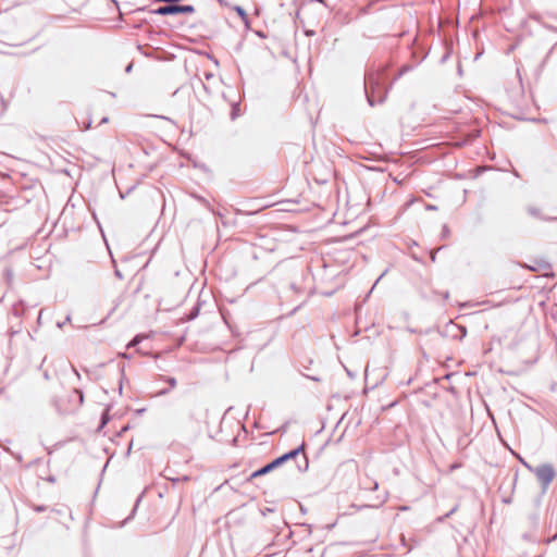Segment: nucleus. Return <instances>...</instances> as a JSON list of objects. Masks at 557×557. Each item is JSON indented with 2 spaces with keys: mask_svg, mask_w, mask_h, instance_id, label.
I'll return each instance as SVG.
<instances>
[{
  "mask_svg": "<svg viewBox=\"0 0 557 557\" xmlns=\"http://www.w3.org/2000/svg\"><path fill=\"white\" fill-rule=\"evenodd\" d=\"M306 449V443L302 442L298 447L274 458L272 461L268 462L267 465L262 466L261 468L253 471L248 478L247 481L251 482L252 480L263 476L273 470L282 467L284 463H286L289 460H296L297 468L299 472H306L309 467V460L307 455L305 454Z\"/></svg>",
  "mask_w": 557,
  "mask_h": 557,
  "instance_id": "1",
  "label": "nucleus"
},
{
  "mask_svg": "<svg viewBox=\"0 0 557 557\" xmlns=\"http://www.w3.org/2000/svg\"><path fill=\"white\" fill-rule=\"evenodd\" d=\"M364 92L369 106L383 103L387 97L388 89L382 84L376 73H367L364 76Z\"/></svg>",
  "mask_w": 557,
  "mask_h": 557,
  "instance_id": "2",
  "label": "nucleus"
},
{
  "mask_svg": "<svg viewBox=\"0 0 557 557\" xmlns=\"http://www.w3.org/2000/svg\"><path fill=\"white\" fill-rule=\"evenodd\" d=\"M138 11H148L147 7L139 8ZM151 14L157 15H177V14H191L195 12V7L191 4H180L176 3H168L165 5L159 7L157 9L149 10Z\"/></svg>",
  "mask_w": 557,
  "mask_h": 557,
  "instance_id": "3",
  "label": "nucleus"
},
{
  "mask_svg": "<svg viewBox=\"0 0 557 557\" xmlns=\"http://www.w3.org/2000/svg\"><path fill=\"white\" fill-rule=\"evenodd\" d=\"M523 465L536 475V479L539 480L542 486V493H546L549 484L552 483L556 475L554 467L550 463H543L535 468H532L524 461Z\"/></svg>",
  "mask_w": 557,
  "mask_h": 557,
  "instance_id": "4",
  "label": "nucleus"
},
{
  "mask_svg": "<svg viewBox=\"0 0 557 557\" xmlns=\"http://www.w3.org/2000/svg\"><path fill=\"white\" fill-rule=\"evenodd\" d=\"M437 331L442 337L456 341H462L467 335V327L453 321L447 322L443 329Z\"/></svg>",
  "mask_w": 557,
  "mask_h": 557,
  "instance_id": "5",
  "label": "nucleus"
},
{
  "mask_svg": "<svg viewBox=\"0 0 557 557\" xmlns=\"http://www.w3.org/2000/svg\"><path fill=\"white\" fill-rule=\"evenodd\" d=\"M234 11L237 13V15L240 17V20L243 21L244 25L246 26V28H249L250 27V20L248 17V14L247 12L245 11V9L240 5H236L234 8Z\"/></svg>",
  "mask_w": 557,
  "mask_h": 557,
  "instance_id": "6",
  "label": "nucleus"
},
{
  "mask_svg": "<svg viewBox=\"0 0 557 557\" xmlns=\"http://www.w3.org/2000/svg\"><path fill=\"white\" fill-rule=\"evenodd\" d=\"M527 211L533 218H536V219H540V220H546V221L552 220L550 218H546V216L542 215L541 210L539 208H536V207L529 206L527 208Z\"/></svg>",
  "mask_w": 557,
  "mask_h": 557,
  "instance_id": "7",
  "label": "nucleus"
},
{
  "mask_svg": "<svg viewBox=\"0 0 557 557\" xmlns=\"http://www.w3.org/2000/svg\"><path fill=\"white\" fill-rule=\"evenodd\" d=\"M481 135V131L478 129V128H474L472 131H470L466 137L463 138L462 140V144L466 145V144H470L472 143L475 138H478L479 136Z\"/></svg>",
  "mask_w": 557,
  "mask_h": 557,
  "instance_id": "8",
  "label": "nucleus"
},
{
  "mask_svg": "<svg viewBox=\"0 0 557 557\" xmlns=\"http://www.w3.org/2000/svg\"><path fill=\"white\" fill-rule=\"evenodd\" d=\"M110 407H107L106 410L101 413V417H100V423H99V430L103 429L110 421L111 417H110Z\"/></svg>",
  "mask_w": 557,
  "mask_h": 557,
  "instance_id": "9",
  "label": "nucleus"
},
{
  "mask_svg": "<svg viewBox=\"0 0 557 557\" xmlns=\"http://www.w3.org/2000/svg\"><path fill=\"white\" fill-rule=\"evenodd\" d=\"M240 115V109L238 102L232 103L231 120L234 121Z\"/></svg>",
  "mask_w": 557,
  "mask_h": 557,
  "instance_id": "10",
  "label": "nucleus"
},
{
  "mask_svg": "<svg viewBox=\"0 0 557 557\" xmlns=\"http://www.w3.org/2000/svg\"><path fill=\"white\" fill-rule=\"evenodd\" d=\"M199 312H200V307H199V304H197L190 309L189 313L187 314V320L190 321V320L196 319L199 315Z\"/></svg>",
  "mask_w": 557,
  "mask_h": 557,
  "instance_id": "11",
  "label": "nucleus"
},
{
  "mask_svg": "<svg viewBox=\"0 0 557 557\" xmlns=\"http://www.w3.org/2000/svg\"><path fill=\"white\" fill-rule=\"evenodd\" d=\"M413 66L412 65H409V64H405L400 67L397 76L395 77V79H398L400 78L403 75H405L406 73L412 71Z\"/></svg>",
  "mask_w": 557,
  "mask_h": 557,
  "instance_id": "12",
  "label": "nucleus"
},
{
  "mask_svg": "<svg viewBox=\"0 0 557 557\" xmlns=\"http://www.w3.org/2000/svg\"><path fill=\"white\" fill-rule=\"evenodd\" d=\"M458 509V505L454 506L447 513L441 516L436 519L437 522H444L445 519L449 518L453 513H455Z\"/></svg>",
  "mask_w": 557,
  "mask_h": 557,
  "instance_id": "13",
  "label": "nucleus"
},
{
  "mask_svg": "<svg viewBox=\"0 0 557 557\" xmlns=\"http://www.w3.org/2000/svg\"><path fill=\"white\" fill-rule=\"evenodd\" d=\"M143 341V337L140 334H137L134 336L131 342L127 344V348L137 346Z\"/></svg>",
  "mask_w": 557,
  "mask_h": 557,
  "instance_id": "14",
  "label": "nucleus"
},
{
  "mask_svg": "<svg viewBox=\"0 0 557 557\" xmlns=\"http://www.w3.org/2000/svg\"><path fill=\"white\" fill-rule=\"evenodd\" d=\"M125 364H121L120 366V372H121V377H120V384H119V391H120V394L122 393V388H123V382H124V379H125Z\"/></svg>",
  "mask_w": 557,
  "mask_h": 557,
  "instance_id": "15",
  "label": "nucleus"
},
{
  "mask_svg": "<svg viewBox=\"0 0 557 557\" xmlns=\"http://www.w3.org/2000/svg\"><path fill=\"white\" fill-rule=\"evenodd\" d=\"M449 236H450V230L447 224H444L442 226V231H441V239H446Z\"/></svg>",
  "mask_w": 557,
  "mask_h": 557,
  "instance_id": "16",
  "label": "nucleus"
},
{
  "mask_svg": "<svg viewBox=\"0 0 557 557\" xmlns=\"http://www.w3.org/2000/svg\"><path fill=\"white\" fill-rule=\"evenodd\" d=\"M161 379L164 380L172 388H174L177 384V381L173 376H163L161 375Z\"/></svg>",
  "mask_w": 557,
  "mask_h": 557,
  "instance_id": "17",
  "label": "nucleus"
},
{
  "mask_svg": "<svg viewBox=\"0 0 557 557\" xmlns=\"http://www.w3.org/2000/svg\"><path fill=\"white\" fill-rule=\"evenodd\" d=\"M385 502V498L382 499L377 505H363V506H357V505H352L354 508H357L358 510L361 509V508H369V507H373V508H379L380 506H382Z\"/></svg>",
  "mask_w": 557,
  "mask_h": 557,
  "instance_id": "18",
  "label": "nucleus"
},
{
  "mask_svg": "<svg viewBox=\"0 0 557 557\" xmlns=\"http://www.w3.org/2000/svg\"><path fill=\"white\" fill-rule=\"evenodd\" d=\"M12 312H13V314L15 317H21V313H22V311H21V301L15 304V305H13Z\"/></svg>",
  "mask_w": 557,
  "mask_h": 557,
  "instance_id": "19",
  "label": "nucleus"
},
{
  "mask_svg": "<svg viewBox=\"0 0 557 557\" xmlns=\"http://www.w3.org/2000/svg\"><path fill=\"white\" fill-rule=\"evenodd\" d=\"M74 394L77 395L78 397V405H82L84 403V393L82 389H78V388H74Z\"/></svg>",
  "mask_w": 557,
  "mask_h": 557,
  "instance_id": "20",
  "label": "nucleus"
},
{
  "mask_svg": "<svg viewBox=\"0 0 557 557\" xmlns=\"http://www.w3.org/2000/svg\"><path fill=\"white\" fill-rule=\"evenodd\" d=\"M33 509L36 511V512H44L48 509L47 506L45 505H34L33 506Z\"/></svg>",
  "mask_w": 557,
  "mask_h": 557,
  "instance_id": "21",
  "label": "nucleus"
},
{
  "mask_svg": "<svg viewBox=\"0 0 557 557\" xmlns=\"http://www.w3.org/2000/svg\"><path fill=\"white\" fill-rule=\"evenodd\" d=\"M442 248H443V247H440V248H437L436 250H432V251L430 252V259H431V261H432V262H435V261H436V253H437V251H438V250H441Z\"/></svg>",
  "mask_w": 557,
  "mask_h": 557,
  "instance_id": "22",
  "label": "nucleus"
},
{
  "mask_svg": "<svg viewBox=\"0 0 557 557\" xmlns=\"http://www.w3.org/2000/svg\"><path fill=\"white\" fill-rule=\"evenodd\" d=\"M69 322H71V315H66V318H65V320H64V321H62V322H58V323H57V326H58L59 329H62V327L64 326V324H66V323H69Z\"/></svg>",
  "mask_w": 557,
  "mask_h": 557,
  "instance_id": "23",
  "label": "nucleus"
},
{
  "mask_svg": "<svg viewBox=\"0 0 557 557\" xmlns=\"http://www.w3.org/2000/svg\"><path fill=\"white\" fill-rule=\"evenodd\" d=\"M0 104H1V112H4L7 110V102L2 97H0Z\"/></svg>",
  "mask_w": 557,
  "mask_h": 557,
  "instance_id": "24",
  "label": "nucleus"
},
{
  "mask_svg": "<svg viewBox=\"0 0 557 557\" xmlns=\"http://www.w3.org/2000/svg\"><path fill=\"white\" fill-rule=\"evenodd\" d=\"M4 274H5L8 280H11L12 276H13V272H12L11 269H5Z\"/></svg>",
  "mask_w": 557,
  "mask_h": 557,
  "instance_id": "25",
  "label": "nucleus"
},
{
  "mask_svg": "<svg viewBox=\"0 0 557 557\" xmlns=\"http://www.w3.org/2000/svg\"><path fill=\"white\" fill-rule=\"evenodd\" d=\"M114 275H115L119 280H123V274H122V272H121L117 268H115V270H114Z\"/></svg>",
  "mask_w": 557,
  "mask_h": 557,
  "instance_id": "26",
  "label": "nucleus"
},
{
  "mask_svg": "<svg viewBox=\"0 0 557 557\" xmlns=\"http://www.w3.org/2000/svg\"><path fill=\"white\" fill-rule=\"evenodd\" d=\"M273 511H274V509H273V508H268V507H267V508H264V509L261 511V513H262L263 516H267L268 513L273 512Z\"/></svg>",
  "mask_w": 557,
  "mask_h": 557,
  "instance_id": "27",
  "label": "nucleus"
},
{
  "mask_svg": "<svg viewBox=\"0 0 557 557\" xmlns=\"http://www.w3.org/2000/svg\"><path fill=\"white\" fill-rule=\"evenodd\" d=\"M428 53H424L422 57H420L419 59H417V62L416 64H420L425 58H426Z\"/></svg>",
  "mask_w": 557,
  "mask_h": 557,
  "instance_id": "28",
  "label": "nucleus"
},
{
  "mask_svg": "<svg viewBox=\"0 0 557 557\" xmlns=\"http://www.w3.org/2000/svg\"><path fill=\"white\" fill-rule=\"evenodd\" d=\"M141 497H143V495H139V496L137 497V500H136L135 507H134V509H133V513L135 512V510H136V508H137V506H138L139 502L141 500Z\"/></svg>",
  "mask_w": 557,
  "mask_h": 557,
  "instance_id": "29",
  "label": "nucleus"
},
{
  "mask_svg": "<svg viewBox=\"0 0 557 557\" xmlns=\"http://www.w3.org/2000/svg\"><path fill=\"white\" fill-rule=\"evenodd\" d=\"M256 35L259 36L260 38H265V34L262 30H257Z\"/></svg>",
  "mask_w": 557,
  "mask_h": 557,
  "instance_id": "30",
  "label": "nucleus"
},
{
  "mask_svg": "<svg viewBox=\"0 0 557 557\" xmlns=\"http://www.w3.org/2000/svg\"><path fill=\"white\" fill-rule=\"evenodd\" d=\"M379 488V483L376 481L373 482V486L370 487L371 491H375Z\"/></svg>",
  "mask_w": 557,
  "mask_h": 557,
  "instance_id": "31",
  "label": "nucleus"
},
{
  "mask_svg": "<svg viewBox=\"0 0 557 557\" xmlns=\"http://www.w3.org/2000/svg\"><path fill=\"white\" fill-rule=\"evenodd\" d=\"M153 3H158V2H166V3H172L171 0H152Z\"/></svg>",
  "mask_w": 557,
  "mask_h": 557,
  "instance_id": "32",
  "label": "nucleus"
},
{
  "mask_svg": "<svg viewBox=\"0 0 557 557\" xmlns=\"http://www.w3.org/2000/svg\"><path fill=\"white\" fill-rule=\"evenodd\" d=\"M132 69H133V64H132V63H129V64L125 67V72H126V73H129V72L132 71Z\"/></svg>",
  "mask_w": 557,
  "mask_h": 557,
  "instance_id": "33",
  "label": "nucleus"
},
{
  "mask_svg": "<svg viewBox=\"0 0 557 557\" xmlns=\"http://www.w3.org/2000/svg\"><path fill=\"white\" fill-rule=\"evenodd\" d=\"M168 393H169V389L164 388V389H161V391L158 393V395H161V396H162V395H165V394H168Z\"/></svg>",
  "mask_w": 557,
  "mask_h": 557,
  "instance_id": "34",
  "label": "nucleus"
},
{
  "mask_svg": "<svg viewBox=\"0 0 557 557\" xmlns=\"http://www.w3.org/2000/svg\"><path fill=\"white\" fill-rule=\"evenodd\" d=\"M442 296H443V298H444V299H448V298H449V292H447V290H446V292H444V293L442 294Z\"/></svg>",
  "mask_w": 557,
  "mask_h": 557,
  "instance_id": "35",
  "label": "nucleus"
},
{
  "mask_svg": "<svg viewBox=\"0 0 557 557\" xmlns=\"http://www.w3.org/2000/svg\"><path fill=\"white\" fill-rule=\"evenodd\" d=\"M411 57H412V59H414V60L417 61V59L419 58V54H417V52H416V51H413V52H412V54H411Z\"/></svg>",
  "mask_w": 557,
  "mask_h": 557,
  "instance_id": "36",
  "label": "nucleus"
},
{
  "mask_svg": "<svg viewBox=\"0 0 557 557\" xmlns=\"http://www.w3.org/2000/svg\"><path fill=\"white\" fill-rule=\"evenodd\" d=\"M426 209H428V210H435V209H436V207H435V206H433V205H428V206H426Z\"/></svg>",
  "mask_w": 557,
  "mask_h": 557,
  "instance_id": "37",
  "label": "nucleus"
},
{
  "mask_svg": "<svg viewBox=\"0 0 557 557\" xmlns=\"http://www.w3.org/2000/svg\"><path fill=\"white\" fill-rule=\"evenodd\" d=\"M383 275H384V273H383L380 277H377V280H376V282H375V283H377L379 281H381V277H382ZM375 285H376V284H374V285L372 286V288H371L370 293L373 290V288L375 287Z\"/></svg>",
  "mask_w": 557,
  "mask_h": 557,
  "instance_id": "38",
  "label": "nucleus"
},
{
  "mask_svg": "<svg viewBox=\"0 0 557 557\" xmlns=\"http://www.w3.org/2000/svg\"><path fill=\"white\" fill-rule=\"evenodd\" d=\"M447 58H448V53H446L445 55H443V58H442V60H441V61H442V62H445V61L447 60Z\"/></svg>",
  "mask_w": 557,
  "mask_h": 557,
  "instance_id": "39",
  "label": "nucleus"
},
{
  "mask_svg": "<svg viewBox=\"0 0 557 557\" xmlns=\"http://www.w3.org/2000/svg\"><path fill=\"white\" fill-rule=\"evenodd\" d=\"M109 121V119L107 116H104L102 120H101V123H107Z\"/></svg>",
  "mask_w": 557,
  "mask_h": 557,
  "instance_id": "40",
  "label": "nucleus"
},
{
  "mask_svg": "<svg viewBox=\"0 0 557 557\" xmlns=\"http://www.w3.org/2000/svg\"><path fill=\"white\" fill-rule=\"evenodd\" d=\"M517 75H518L519 79L521 81V75H520V70L519 69H517Z\"/></svg>",
  "mask_w": 557,
  "mask_h": 557,
  "instance_id": "41",
  "label": "nucleus"
},
{
  "mask_svg": "<svg viewBox=\"0 0 557 557\" xmlns=\"http://www.w3.org/2000/svg\"><path fill=\"white\" fill-rule=\"evenodd\" d=\"M48 481H49V482H54V478H53V476H50V478H48Z\"/></svg>",
  "mask_w": 557,
  "mask_h": 557,
  "instance_id": "42",
  "label": "nucleus"
},
{
  "mask_svg": "<svg viewBox=\"0 0 557 557\" xmlns=\"http://www.w3.org/2000/svg\"><path fill=\"white\" fill-rule=\"evenodd\" d=\"M107 466H108V462L103 466V468H102V472H104V471H106Z\"/></svg>",
  "mask_w": 557,
  "mask_h": 557,
  "instance_id": "43",
  "label": "nucleus"
},
{
  "mask_svg": "<svg viewBox=\"0 0 557 557\" xmlns=\"http://www.w3.org/2000/svg\"><path fill=\"white\" fill-rule=\"evenodd\" d=\"M74 372H75V374H76L78 377L81 376V375H79V373H78V371H77L76 369H74Z\"/></svg>",
  "mask_w": 557,
  "mask_h": 557,
  "instance_id": "44",
  "label": "nucleus"
},
{
  "mask_svg": "<svg viewBox=\"0 0 557 557\" xmlns=\"http://www.w3.org/2000/svg\"><path fill=\"white\" fill-rule=\"evenodd\" d=\"M90 125H91V121L88 122V124H87V126L85 128L90 127Z\"/></svg>",
  "mask_w": 557,
  "mask_h": 557,
  "instance_id": "45",
  "label": "nucleus"
},
{
  "mask_svg": "<svg viewBox=\"0 0 557 557\" xmlns=\"http://www.w3.org/2000/svg\"><path fill=\"white\" fill-rule=\"evenodd\" d=\"M557 539V533L553 536L550 541H555Z\"/></svg>",
  "mask_w": 557,
  "mask_h": 557,
  "instance_id": "46",
  "label": "nucleus"
},
{
  "mask_svg": "<svg viewBox=\"0 0 557 557\" xmlns=\"http://www.w3.org/2000/svg\"><path fill=\"white\" fill-rule=\"evenodd\" d=\"M347 374H348L349 376H352V373H351L349 370H347Z\"/></svg>",
  "mask_w": 557,
  "mask_h": 557,
  "instance_id": "47",
  "label": "nucleus"
},
{
  "mask_svg": "<svg viewBox=\"0 0 557 557\" xmlns=\"http://www.w3.org/2000/svg\"><path fill=\"white\" fill-rule=\"evenodd\" d=\"M16 459H17L18 461H21V455H17V456H16Z\"/></svg>",
  "mask_w": 557,
  "mask_h": 557,
  "instance_id": "48",
  "label": "nucleus"
},
{
  "mask_svg": "<svg viewBox=\"0 0 557 557\" xmlns=\"http://www.w3.org/2000/svg\"><path fill=\"white\" fill-rule=\"evenodd\" d=\"M457 467V465L451 466V470L456 469Z\"/></svg>",
  "mask_w": 557,
  "mask_h": 557,
  "instance_id": "49",
  "label": "nucleus"
},
{
  "mask_svg": "<svg viewBox=\"0 0 557 557\" xmlns=\"http://www.w3.org/2000/svg\"><path fill=\"white\" fill-rule=\"evenodd\" d=\"M532 519H533L534 521H536V520H537V517H536V516H532Z\"/></svg>",
  "mask_w": 557,
  "mask_h": 557,
  "instance_id": "50",
  "label": "nucleus"
}]
</instances>
